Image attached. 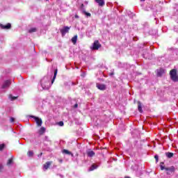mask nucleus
Returning a JSON list of instances; mask_svg holds the SVG:
<instances>
[{
	"label": "nucleus",
	"instance_id": "obj_17",
	"mask_svg": "<svg viewBox=\"0 0 178 178\" xmlns=\"http://www.w3.org/2000/svg\"><path fill=\"white\" fill-rule=\"evenodd\" d=\"M51 165H52V161H47L45 165V170H47V169H49Z\"/></svg>",
	"mask_w": 178,
	"mask_h": 178
},
{
	"label": "nucleus",
	"instance_id": "obj_23",
	"mask_svg": "<svg viewBox=\"0 0 178 178\" xmlns=\"http://www.w3.org/2000/svg\"><path fill=\"white\" fill-rule=\"evenodd\" d=\"M83 13H84V15H86V16H88V17H91V13H87V12H86V11H83Z\"/></svg>",
	"mask_w": 178,
	"mask_h": 178
},
{
	"label": "nucleus",
	"instance_id": "obj_30",
	"mask_svg": "<svg viewBox=\"0 0 178 178\" xmlns=\"http://www.w3.org/2000/svg\"><path fill=\"white\" fill-rule=\"evenodd\" d=\"M59 126H63V122L60 121L58 122Z\"/></svg>",
	"mask_w": 178,
	"mask_h": 178
},
{
	"label": "nucleus",
	"instance_id": "obj_2",
	"mask_svg": "<svg viewBox=\"0 0 178 178\" xmlns=\"http://www.w3.org/2000/svg\"><path fill=\"white\" fill-rule=\"evenodd\" d=\"M36 134L38 137H44V135L45 134V128L44 127H38Z\"/></svg>",
	"mask_w": 178,
	"mask_h": 178
},
{
	"label": "nucleus",
	"instance_id": "obj_4",
	"mask_svg": "<svg viewBox=\"0 0 178 178\" xmlns=\"http://www.w3.org/2000/svg\"><path fill=\"white\" fill-rule=\"evenodd\" d=\"M31 118L34 119L35 123H36V127H42V120L38 117H35L34 115H31Z\"/></svg>",
	"mask_w": 178,
	"mask_h": 178
},
{
	"label": "nucleus",
	"instance_id": "obj_32",
	"mask_svg": "<svg viewBox=\"0 0 178 178\" xmlns=\"http://www.w3.org/2000/svg\"><path fill=\"white\" fill-rule=\"evenodd\" d=\"M62 162H63V161L62 159H60V160H59V163H62Z\"/></svg>",
	"mask_w": 178,
	"mask_h": 178
},
{
	"label": "nucleus",
	"instance_id": "obj_6",
	"mask_svg": "<svg viewBox=\"0 0 178 178\" xmlns=\"http://www.w3.org/2000/svg\"><path fill=\"white\" fill-rule=\"evenodd\" d=\"M101 48V44H99V42L98 40H95L92 45V49L97 50Z\"/></svg>",
	"mask_w": 178,
	"mask_h": 178
},
{
	"label": "nucleus",
	"instance_id": "obj_9",
	"mask_svg": "<svg viewBox=\"0 0 178 178\" xmlns=\"http://www.w3.org/2000/svg\"><path fill=\"white\" fill-rule=\"evenodd\" d=\"M156 72H157V76L161 77L162 74H163L165 73V70H163V69L161 68L159 70H157Z\"/></svg>",
	"mask_w": 178,
	"mask_h": 178
},
{
	"label": "nucleus",
	"instance_id": "obj_29",
	"mask_svg": "<svg viewBox=\"0 0 178 178\" xmlns=\"http://www.w3.org/2000/svg\"><path fill=\"white\" fill-rule=\"evenodd\" d=\"M154 159H156V162H158V161H159V156H158V155H155V156H154Z\"/></svg>",
	"mask_w": 178,
	"mask_h": 178
},
{
	"label": "nucleus",
	"instance_id": "obj_25",
	"mask_svg": "<svg viewBox=\"0 0 178 178\" xmlns=\"http://www.w3.org/2000/svg\"><path fill=\"white\" fill-rule=\"evenodd\" d=\"M3 148H5V144H1L0 145V151H3Z\"/></svg>",
	"mask_w": 178,
	"mask_h": 178
},
{
	"label": "nucleus",
	"instance_id": "obj_19",
	"mask_svg": "<svg viewBox=\"0 0 178 178\" xmlns=\"http://www.w3.org/2000/svg\"><path fill=\"white\" fill-rule=\"evenodd\" d=\"M72 42H73V44H76V42H77V35H74L72 38Z\"/></svg>",
	"mask_w": 178,
	"mask_h": 178
},
{
	"label": "nucleus",
	"instance_id": "obj_3",
	"mask_svg": "<svg viewBox=\"0 0 178 178\" xmlns=\"http://www.w3.org/2000/svg\"><path fill=\"white\" fill-rule=\"evenodd\" d=\"M170 77L172 81H178V76L176 70L173 69L170 72Z\"/></svg>",
	"mask_w": 178,
	"mask_h": 178
},
{
	"label": "nucleus",
	"instance_id": "obj_12",
	"mask_svg": "<svg viewBox=\"0 0 178 178\" xmlns=\"http://www.w3.org/2000/svg\"><path fill=\"white\" fill-rule=\"evenodd\" d=\"M87 155L88 156H90V158H92V156H94V155H95V152H94V151L92 150H88L87 152Z\"/></svg>",
	"mask_w": 178,
	"mask_h": 178
},
{
	"label": "nucleus",
	"instance_id": "obj_5",
	"mask_svg": "<svg viewBox=\"0 0 178 178\" xmlns=\"http://www.w3.org/2000/svg\"><path fill=\"white\" fill-rule=\"evenodd\" d=\"M70 30V27L69 26H65L63 29H60V33L62 34V36L65 37L66 33H69Z\"/></svg>",
	"mask_w": 178,
	"mask_h": 178
},
{
	"label": "nucleus",
	"instance_id": "obj_33",
	"mask_svg": "<svg viewBox=\"0 0 178 178\" xmlns=\"http://www.w3.org/2000/svg\"><path fill=\"white\" fill-rule=\"evenodd\" d=\"M75 18H76V19H79V15H75Z\"/></svg>",
	"mask_w": 178,
	"mask_h": 178
},
{
	"label": "nucleus",
	"instance_id": "obj_1",
	"mask_svg": "<svg viewBox=\"0 0 178 178\" xmlns=\"http://www.w3.org/2000/svg\"><path fill=\"white\" fill-rule=\"evenodd\" d=\"M163 162H161L160 163V168H161V170H166L167 172L166 174L167 175H172V173H175V171L176 170V168H175V166H171V167H169V168H165V166H163Z\"/></svg>",
	"mask_w": 178,
	"mask_h": 178
},
{
	"label": "nucleus",
	"instance_id": "obj_13",
	"mask_svg": "<svg viewBox=\"0 0 178 178\" xmlns=\"http://www.w3.org/2000/svg\"><path fill=\"white\" fill-rule=\"evenodd\" d=\"M138 109L140 113H143V107L141 105V102H138Z\"/></svg>",
	"mask_w": 178,
	"mask_h": 178
},
{
	"label": "nucleus",
	"instance_id": "obj_14",
	"mask_svg": "<svg viewBox=\"0 0 178 178\" xmlns=\"http://www.w3.org/2000/svg\"><path fill=\"white\" fill-rule=\"evenodd\" d=\"M173 155H175V154L172 153V152H166L165 153V156H167V158H173Z\"/></svg>",
	"mask_w": 178,
	"mask_h": 178
},
{
	"label": "nucleus",
	"instance_id": "obj_36",
	"mask_svg": "<svg viewBox=\"0 0 178 178\" xmlns=\"http://www.w3.org/2000/svg\"><path fill=\"white\" fill-rule=\"evenodd\" d=\"M84 6V4H81V8H83Z\"/></svg>",
	"mask_w": 178,
	"mask_h": 178
},
{
	"label": "nucleus",
	"instance_id": "obj_35",
	"mask_svg": "<svg viewBox=\"0 0 178 178\" xmlns=\"http://www.w3.org/2000/svg\"><path fill=\"white\" fill-rule=\"evenodd\" d=\"M110 75H111V76H113V73H111V74H110Z\"/></svg>",
	"mask_w": 178,
	"mask_h": 178
},
{
	"label": "nucleus",
	"instance_id": "obj_21",
	"mask_svg": "<svg viewBox=\"0 0 178 178\" xmlns=\"http://www.w3.org/2000/svg\"><path fill=\"white\" fill-rule=\"evenodd\" d=\"M35 31H37L36 28H31V29H29V33H35Z\"/></svg>",
	"mask_w": 178,
	"mask_h": 178
},
{
	"label": "nucleus",
	"instance_id": "obj_15",
	"mask_svg": "<svg viewBox=\"0 0 178 178\" xmlns=\"http://www.w3.org/2000/svg\"><path fill=\"white\" fill-rule=\"evenodd\" d=\"M45 81H44V79H41L40 80V86L42 88V90H45V84H44Z\"/></svg>",
	"mask_w": 178,
	"mask_h": 178
},
{
	"label": "nucleus",
	"instance_id": "obj_16",
	"mask_svg": "<svg viewBox=\"0 0 178 178\" xmlns=\"http://www.w3.org/2000/svg\"><path fill=\"white\" fill-rule=\"evenodd\" d=\"M56 74H58V70H56L54 72V76L53 77V79L51 81V84H54V82L55 81V79H56Z\"/></svg>",
	"mask_w": 178,
	"mask_h": 178
},
{
	"label": "nucleus",
	"instance_id": "obj_27",
	"mask_svg": "<svg viewBox=\"0 0 178 178\" xmlns=\"http://www.w3.org/2000/svg\"><path fill=\"white\" fill-rule=\"evenodd\" d=\"M10 122L11 123H13V122H15V118H13V117H11L10 119Z\"/></svg>",
	"mask_w": 178,
	"mask_h": 178
},
{
	"label": "nucleus",
	"instance_id": "obj_20",
	"mask_svg": "<svg viewBox=\"0 0 178 178\" xmlns=\"http://www.w3.org/2000/svg\"><path fill=\"white\" fill-rule=\"evenodd\" d=\"M63 153L66 154L67 155H72V152H69V150H67V149H63Z\"/></svg>",
	"mask_w": 178,
	"mask_h": 178
},
{
	"label": "nucleus",
	"instance_id": "obj_7",
	"mask_svg": "<svg viewBox=\"0 0 178 178\" xmlns=\"http://www.w3.org/2000/svg\"><path fill=\"white\" fill-rule=\"evenodd\" d=\"M0 27L3 30H9V29L12 28V24H10V23H8L6 25H3L2 24H0Z\"/></svg>",
	"mask_w": 178,
	"mask_h": 178
},
{
	"label": "nucleus",
	"instance_id": "obj_11",
	"mask_svg": "<svg viewBox=\"0 0 178 178\" xmlns=\"http://www.w3.org/2000/svg\"><path fill=\"white\" fill-rule=\"evenodd\" d=\"M99 6H104L105 5V1L104 0H95Z\"/></svg>",
	"mask_w": 178,
	"mask_h": 178
},
{
	"label": "nucleus",
	"instance_id": "obj_24",
	"mask_svg": "<svg viewBox=\"0 0 178 178\" xmlns=\"http://www.w3.org/2000/svg\"><path fill=\"white\" fill-rule=\"evenodd\" d=\"M33 154H34V153H33V152H31V151H29V152H27L28 156H33Z\"/></svg>",
	"mask_w": 178,
	"mask_h": 178
},
{
	"label": "nucleus",
	"instance_id": "obj_22",
	"mask_svg": "<svg viewBox=\"0 0 178 178\" xmlns=\"http://www.w3.org/2000/svg\"><path fill=\"white\" fill-rule=\"evenodd\" d=\"M12 163H13V159H9L8 162H7V165H12Z\"/></svg>",
	"mask_w": 178,
	"mask_h": 178
},
{
	"label": "nucleus",
	"instance_id": "obj_37",
	"mask_svg": "<svg viewBox=\"0 0 178 178\" xmlns=\"http://www.w3.org/2000/svg\"><path fill=\"white\" fill-rule=\"evenodd\" d=\"M125 178H130V177H125Z\"/></svg>",
	"mask_w": 178,
	"mask_h": 178
},
{
	"label": "nucleus",
	"instance_id": "obj_26",
	"mask_svg": "<svg viewBox=\"0 0 178 178\" xmlns=\"http://www.w3.org/2000/svg\"><path fill=\"white\" fill-rule=\"evenodd\" d=\"M94 169H97V166L95 165H92L90 168V170H94Z\"/></svg>",
	"mask_w": 178,
	"mask_h": 178
},
{
	"label": "nucleus",
	"instance_id": "obj_39",
	"mask_svg": "<svg viewBox=\"0 0 178 178\" xmlns=\"http://www.w3.org/2000/svg\"><path fill=\"white\" fill-rule=\"evenodd\" d=\"M140 1H145V0H140Z\"/></svg>",
	"mask_w": 178,
	"mask_h": 178
},
{
	"label": "nucleus",
	"instance_id": "obj_31",
	"mask_svg": "<svg viewBox=\"0 0 178 178\" xmlns=\"http://www.w3.org/2000/svg\"><path fill=\"white\" fill-rule=\"evenodd\" d=\"M77 106H79V104H74V108H77Z\"/></svg>",
	"mask_w": 178,
	"mask_h": 178
},
{
	"label": "nucleus",
	"instance_id": "obj_18",
	"mask_svg": "<svg viewBox=\"0 0 178 178\" xmlns=\"http://www.w3.org/2000/svg\"><path fill=\"white\" fill-rule=\"evenodd\" d=\"M8 98H10V99L11 101H15V99H17V98H19V97L18 96L15 97V96H13L12 95H9Z\"/></svg>",
	"mask_w": 178,
	"mask_h": 178
},
{
	"label": "nucleus",
	"instance_id": "obj_10",
	"mask_svg": "<svg viewBox=\"0 0 178 178\" xmlns=\"http://www.w3.org/2000/svg\"><path fill=\"white\" fill-rule=\"evenodd\" d=\"M97 87L99 90H106V86L104 85V84H101V83H97Z\"/></svg>",
	"mask_w": 178,
	"mask_h": 178
},
{
	"label": "nucleus",
	"instance_id": "obj_38",
	"mask_svg": "<svg viewBox=\"0 0 178 178\" xmlns=\"http://www.w3.org/2000/svg\"><path fill=\"white\" fill-rule=\"evenodd\" d=\"M43 168H45V165H43Z\"/></svg>",
	"mask_w": 178,
	"mask_h": 178
},
{
	"label": "nucleus",
	"instance_id": "obj_40",
	"mask_svg": "<svg viewBox=\"0 0 178 178\" xmlns=\"http://www.w3.org/2000/svg\"><path fill=\"white\" fill-rule=\"evenodd\" d=\"M46 140H47V137H46Z\"/></svg>",
	"mask_w": 178,
	"mask_h": 178
},
{
	"label": "nucleus",
	"instance_id": "obj_34",
	"mask_svg": "<svg viewBox=\"0 0 178 178\" xmlns=\"http://www.w3.org/2000/svg\"><path fill=\"white\" fill-rule=\"evenodd\" d=\"M42 155V152H40V154L38 156H41Z\"/></svg>",
	"mask_w": 178,
	"mask_h": 178
},
{
	"label": "nucleus",
	"instance_id": "obj_28",
	"mask_svg": "<svg viewBox=\"0 0 178 178\" xmlns=\"http://www.w3.org/2000/svg\"><path fill=\"white\" fill-rule=\"evenodd\" d=\"M3 170V165L2 164H0V172H2Z\"/></svg>",
	"mask_w": 178,
	"mask_h": 178
},
{
	"label": "nucleus",
	"instance_id": "obj_8",
	"mask_svg": "<svg viewBox=\"0 0 178 178\" xmlns=\"http://www.w3.org/2000/svg\"><path fill=\"white\" fill-rule=\"evenodd\" d=\"M12 84V81L10 80H6L2 85V88H8Z\"/></svg>",
	"mask_w": 178,
	"mask_h": 178
}]
</instances>
